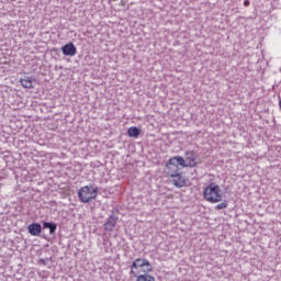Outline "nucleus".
Segmentation results:
<instances>
[{
    "label": "nucleus",
    "mask_w": 281,
    "mask_h": 281,
    "mask_svg": "<svg viewBox=\"0 0 281 281\" xmlns=\"http://www.w3.org/2000/svg\"><path fill=\"white\" fill-rule=\"evenodd\" d=\"M203 199L207 203H221L223 201V191L215 182H211L203 189Z\"/></svg>",
    "instance_id": "f257e3e1"
},
{
    "label": "nucleus",
    "mask_w": 281,
    "mask_h": 281,
    "mask_svg": "<svg viewBox=\"0 0 281 281\" xmlns=\"http://www.w3.org/2000/svg\"><path fill=\"white\" fill-rule=\"evenodd\" d=\"M99 188L95 184L85 186L79 189L78 198L81 203H90L93 199L98 198Z\"/></svg>",
    "instance_id": "f03ea898"
},
{
    "label": "nucleus",
    "mask_w": 281,
    "mask_h": 281,
    "mask_svg": "<svg viewBox=\"0 0 281 281\" xmlns=\"http://www.w3.org/2000/svg\"><path fill=\"white\" fill-rule=\"evenodd\" d=\"M169 179H171L172 186L176 188H184L187 181H186V176L181 171H178L173 176H169Z\"/></svg>",
    "instance_id": "7ed1b4c3"
},
{
    "label": "nucleus",
    "mask_w": 281,
    "mask_h": 281,
    "mask_svg": "<svg viewBox=\"0 0 281 281\" xmlns=\"http://www.w3.org/2000/svg\"><path fill=\"white\" fill-rule=\"evenodd\" d=\"M184 161L187 168H195L196 166V151L194 150H188L184 154Z\"/></svg>",
    "instance_id": "20e7f679"
},
{
    "label": "nucleus",
    "mask_w": 281,
    "mask_h": 281,
    "mask_svg": "<svg viewBox=\"0 0 281 281\" xmlns=\"http://www.w3.org/2000/svg\"><path fill=\"white\" fill-rule=\"evenodd\" d=\"M178 172H180L179 165H176L171 159H169L165 168L166 177H175Z\"/></svg>",
    "instance_id": "39448f33"
},
{
    "label": "nucleus",
    "mask_w": 281,
    "mask_h": 281,
    "mask_svg": "<svg viewBox=\"0 0 281 281\" xmlns=\"http://www.w3.org/2000/svg\"><path fill=\"white\" fill-rule=\"evenodd\" d=\"M147 259L144 258H137L133 261L132 266H131V271L130 273L132 276H137V271H142V269H144L145 263H146Z\"/></svg>",
    "instance_id": "423d86ee"
},
{
    "label": "nucleus",
    "mask_w": 281,
    "mask_h": 281,
    "mask_svg": "<svg viewBox=\"0 0 281 281\" xmlns=\"http://www.w3.org/2000/svg\"><path fill=\"white\" fill-rule=\"evenodd\" d=\"M61 52L64 56H76L78 54V49L76 48V45H74V42H70L61 47Z\"/></svg>",
    "instance_id": "0eeeda50"
},
{
    "label": "nucleus",
    "mask_w": 281,
    "mask_h": 281,
    "mask_svg": "<svg viewBox=\"0 0 281 281\" xmlns=\"http://www.w3.org/2000/svg\"><path fill=\"white\" fill-rule=\"evenodd\" d=\"M115 225H117V217L112 214L106 218L103 227L105 232H113V229H115Z\"/></svg>",
    "instance_id": "6e6552de"
},
{
    "label": "nucleus",
    "mask_w": 281,
    "mask_h": 281,
    "mask_svg": "<svg viewBox=\"0 0 281 281\" xmlns=\"http://www.w3.org/2000/svg\"><path fill=\"white\" fill-rule=\"evenodd\" d=\"M27 232L31 236H41L43 226L38 223H32L27 226Z\"/></svg>",
    "instance_id": "1a4fd4ad"
},
{
    "label": "nucleus",
    "mask_w": 281,
    "mask_h": 281,
    "mask_svg": "<svg viewBox=\"0 0 281 281\" xmlns=\"http://www.w3.org/2000/svg\"><path fill=\"white\" fill-rule=\"evenodd\" d=\"M34 77L24 76L20 79V83L24 89H34Z\"/></svg>",
    "instance_id": "9d476101"
},
{
    "label": "nucleus",
    "mask_w": 281,
    "mask_h": 281,
    "mask_svg": "<svg viewBox=\"0 0 281 281\" xmlns=\"http://www.w3.org/2000/svg\"><path fill=\"white\" fill-rule=\"evenodd\" d=\"M43 229H49L50 236H54V234H56V231L58 229V225H56V223L54 222H44Z\"/></svg>",
    "instance_id": "9b49d317"
},
{
    "label": "nucleus",
    "mask_w": 281,
    "mask_h": 281,
    "mask_svg": "<svg viewBox=\"0 0 281 281\" xmlns=\"http://www.w3.org/2000/svg\"><path fill=\"white\" fill-rule=\"evenodd\" d=\"M171 161H173V164L176 166H181L182 168H188L187 162H186V158L181 157V156H175L172 158H170Z\"/></svg>",
    "instance_id": "f8f14e48"
},
{
    "label": "nucleus",
    "mask_w": 281,
    "mask_h": 281,
    "mask_svg": "<svg viewBox=\"0 0 281 281\" xmlns=\"http://www.w3.org/2000/svg\"><path fill=\"white\" fill-rule=\"evenodd\" d=\"M142 133V130L137 126H132L127 130L128 137H139V134Z\"/></svg>",
    "instance_id": "ddd939ff"
},
{
    "label": "nucleus",
    "mask_w": 281,
    "mask_h": 281,
    "mask_svg": "<svg viewBox=\"0 0 281 281\" xmlns=\"http://www.w3.org/2000/svg\"><path fill=\"white\" fill-rule=\"evenodd\" d=\"M140 271L143 272V276H148V273H150V271H153V266L150 265L148 259H146L145 267H143Z\"/></svg>",
    "instance_id": "4468645a"
},
{
    "label": "nucleus",
    "mask_w": 281,
    "mask_h": 281,
    "mask_svg": "<svg viewBox=\"0 0 281 281\" xmlns=\"http://www.w3.org/2000/svg\"><path fill=\"white\" fill-rule=\"evenodd\" d=\"M137 279L136 281H155V277L150 274H136Z\"/></svg>",
    "instance_id": "2eb2a0df"
},
{
    "label": "nucleus",
    "mask_w": 281,
    "mask_h": 281,
    "mask_svg": "<svg viewBox=\"0 0 281 281\" xmlns=\"http://www.w3.org/2000/svg\"><path fill=\"white\" fill-rule=\"evenodd\" d=\"M228 205L229 203L227 202V200H222V203L217 204L215 206V210H227Z\"/></svg>",
    "instance_id": "dca6fc26"
},
{
    "label": "nucleus",
    "mask_w": 281,
    "mask_h": 281,
    "mask_svg": "<svg viewBox=\"0 0 281 281\" xmlns=\"http://www.w3.org/2000/svg\"><path fill=\"white\" fill-rule=\"evenodd\" d=\"M244 5L245 8H249V5H251V2L249 0H245Z\"/></svg>",
    "instance_id": "f3484780"
},
{
    "label": "nucleus",
    "mask_w": 281,
    "mask_h": 281,
    "mask_svg": "<svg viewBox=\"0 0 281 281\" xmlns=\"http://www.w3.org/2000/svg\"><path fill=\"white\" fill-rule=\"evenodd\" d=\"M38 262L40 265H47V261H45V259H40Z\"/></svg>",
    "instance_id": "a211bd4d"
}]
</instances>
